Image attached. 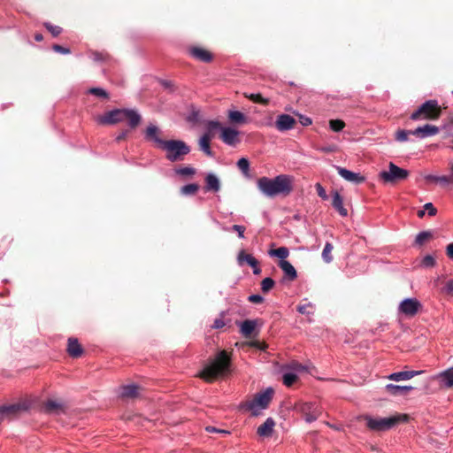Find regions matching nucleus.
Here are the masks:
<instances>
[{
    "label": "nucleus",
    "mask_w": 453,
    "mask_h": 453,
    "mask_svg": "<svg viewBox=\"0 0 453 453\" xmlns=\"http://www.w3.org/2000/svg\"><path fill=\"white\" fill-rule=\"evenodd\" d=\"M189 53L194 58L204 63H209L212 59L211 52L200 47L190 48Z\"/></svg>",
    "instance_id": "dca6fc26"
},
{
    "label": "nucleus",
    "mask_w": 453,
    "mask_h": 453,
    "mask_svg": "<svg viewBox=\"0 0 453 453\" xmlns=\"http://www.w3.org/2000/svg\"><path fill=\"white\" fill-rule=\"evenodd\" d=\"M67 352L72 357H79L83 353V349L75 338H69L67 344Z\"/></svg>",
    "instance_id": "b1692460"
},
{
    "label": "nucleus",
    "mask_w": 453,
    "mask_h": 453,
    "mask_svg": "<svg viewBox=\"0 0 453 453\" xmlns=\"http://www.w3.org/2000/svg\"><path fill=\"white\" fill-rule=\"evenodd\" d=\"M437 182H439L440 184H441L443 186H446L449 184H453V178L450 175L449 176H446V175L438 176Z\"/></svg>",
    "instance_id": "8fccbe9b"
},
{
    "label": "nucleus",
    "mask_w": 453,
    "mask_h": 453,
    "mask_svg": "<svg viewBox=\"0 0 453 453\" xmlns=\"http://www.w3.org/2000/svg\"><path fill=\"white\" fill-rule=\"evenodd\" d=\"M439 107L437 100H428L422 104L411 115V119H429L438 117Z\"/></svg>",
    "instance_id": "6e6552de"
},
{
    "label": "nucleus",
    "mask_w": 453,
    "mask_h": 453,
    "mask_svg": "<svg viewBox=\"0 0 453 453\" xmlns=\"http://www.w3.org/2000/svg\"><path fill=\"white\" fill-rule=\"evenodd\" d=\"M20 410L19 404L3 405L0 407V424L2 421L11 418Z\"/></svg>",
    "instance_id": "aec40b11"
},
{
    "label": "nucleus",
    "mask_w": 453,
    "mask_h": 453,
    "mask_svg": "<svg viewBox=\"0 0 453 453\" xmlns=\"http://www.w3.org/2000/svg\"><path fill=\"white\" fill-rule=\"evenodd\" d=\"M257 320L246 319L240 323V331L245 336H250L255 330Z\"/></svg>",
    "instance_id": "cd10ccee"
},
{
    "label": "nucleus",
    "mask_w": 453,
    "mask_h": 453,
    "mask_svg": "<svg viewBox=\"0 0 453 453\" xmlns=\"http://www.w3.org/2000/svg\"><path fill=\"white\" fill-rule=\"evenodd\" d=\"M159 82L166 89L172 90L173 88V82L169 80H160Z\"/></svg>",
    "instance_id": "4d7b16f0"
},
{
    "label": "nucleus",
    "mask_w": 453,
    "mask_h": 453,
    "mask_svg": "<svg viewBox=\"0 0 453 453\" xmlns=\"http://www.w3.org/2000/svg\"><path fill=\"white\" fill-rule=\"evenodd\" d=\"M300 123L303 126V127H307V126H310L312 121H311V119L309 118V117H306V116H300Z\"/></svg>",
    "instance_id": "bf43d9fd"
},
{
    "label": "nucleus",
    "mask_w": 453,
    "mask_h": 453,
    "mask_svg": "<svg viewBox=\"0 0 453 453\" xmlns=\"http://www.w3.org/2000/svg\"><path fill=\"white\" fill-rule=\"evenodd\" d=\"M35 41H37V42H41V41H42L43 36H42V34H36V35H35Z\"/></svg>",
    "instance_id": "774afa93"
},
{
    "label": "nucleus",
    "mask_w": 453,
    "mask_h": 453,
    "mask_svg": "<svg viewBox=\"0 0 453 453\" xmlns=\"http://www.w3.org/2000/svg\"><path fill=\"white\" fill-rule=\"evenodd\" d=\"M332 205L342 217H346L348 215V211L343 205L342 196L338 191H334L333 193Z\"/></svg>",
    "instance_id": "5701e85b"
},
{
    "label": "nucleus",
    "mask_w": 453,
    "mask_h": 453,
    "mask_svg": "<svg viewBox=\"0 0 453 453\" xmlns=\"http://www.w3.org/2000/svg\"><path fill=\"white\" fill-rule=\"evenodd\" d=\"M161 149L165 151V158L170 162L182 161L191 151L182 140H167Z\"/></svg>",
    "instance_id": "39448f33"
},
{
    "label": "nucleus",
    "mask_w": 453,
    "mask_h": 453,
    "mask_svg": "<svg viewBox=\"0 0 453 453\" xmlns=\"http://www.w3.org/2000/svg\"><path fill=\"white\" fill-rule=\"evenodd\" d=\"M228 119L233 124L242 125L249 121L248 117L236 110L228 111Z\"/></svg>",
    "instance_id": "bb28decb"
},
{
    "label": "nucleus",
    "mask_w": 453,
    "mask_h": 453,
    "mask_svg": "<svg viewBox=\"0 0 453 453\" xmlns=\"http://www.w3.org/2000/svg\"><path fill=\"white\" fill-rule=\"evenodd\" d=\"M410 134H411V130L400 129L395 133V140L401 142H406Z\"/></svg>",
    "instance_id": "c03bdc74"
},
{
    "label": "nucleus",
    "mask_w": 453,
    "mask_h": 453,
    "mask_svg": "<svg viewBox=\"0 0 453 453\" xmlns=\"http://www.w3.org/2000/svg\"><path fill=\"white\" fill-rule=\"evenodd\" d=\"M422 372L423 371H402L389 374L388 379L395 381L408 380Z\"/></svg>",
    "instance_id": "6ab92c4d"
},
{
    "label": "nucleus",
    "mask_w": 453,
    "mask_h": 453,
    "mask_svg": "<svg viewBox=\"0 0 453 453\" xmlns=\"http://www.w3.org/2000/svg\"><path fill=\"white\" fill-rule=\"evenodd\" d=\"M273 395V389L269 387L265 390L258 393L247 403V408L251 411L252 415L258 416L263 410L267 409Z\"/></svg>",
    "instance_id": "423d86ee"
},
{
    "label": "nucleus",
    "mask_w": 453,
    "mask_h": 453,
    "mask_svg": "<svg viewBox=\"0 0 453 453\" xmlns=\"http://www.w3.org/2000/svg\"><path fill=\"white\" fill-rule=\"evenodd\" d=\"M205 429H206V431H207V432H209V433L229 434V432H228V431H226V430L218 429V428L213 427V426H207Z\"/></svg>",
    "instance_id": "052dcab7"
},
{
    "label": "nucleus",
    "mask_w": 453,
    "mask_h": 453,
    "mask_svg": "<svg viewBox=\"0 0 453 453\" xmlns=\"http://www.w3.org/2000/svg\"><path fill=\"white\" fill-rule=\"evenodd\" d=\"M61 409L62 405L58 402L54 400H48L44 403V410L46 412L49 413L58 412Z\"/></svg>",
    "instance_id": "473e14b6"
},
{
    "label": "nucleus",
    "mask_w": 453,
    "mask_h": 453,
    "mask_svg": "<svg viewBox=\"0 0 453 453\" xmlns=\"http://www.w3.org/2000/svg\"><path fill=\"white\" fill-rule=\"evenodd\" d=\"M88 93L91 95H94L96 96L102 97V98L109 97V95L106 92V90H104L102 88H91L88 89Z\"/></svg>",
    "instance_id": "a18cd8bd"
},
{
    "label": "nucleus",
    "mask_w": 453,
    "mask_h": 453,
    "mask_svg": "<svg viewBox=\"0 0 453 453\" xmlns=\"http://www.w3.org/2000/svg\"><path fill=\"white\" fill-rule=\"evenodd\" d=\"M296 124V119L288 114H280L275 122L276 128L280 132L291 130Z\"/></svg>",
    "instance_id": "4468645a"
},
{
    "label": "nucleus",
    "mask_w": 453,
    "mask_h": 453,
    "mask_svg": "<svg viewBox=\"0 0 453 453\" xmlns=\"http://www.w3.org/2000/svg\"><path fill=\"white\" fill-rule=\"evenodd\" d=\"M275 421L273 418H267L266 420L257 427V434L262 437H269L273 432Z\"/></svg>",
    "instance_id": "412c9836"
},
{
    "label": "nucleus",
    "mask_w": 453,
    "mask_h": 453,
    "mask_svg": "<svg viewBox=\"0 0 453 453\" xmlns=\"http://www.w3.org/2000/svg\"><path fill=\"white\" fill-rule=\"evenodd\" d=\"M198 189H199L198 184L189 183V184L182 186L180 188V193L185 196H193L198 191Z\"/></svg>",
    "instance_id": "2f4dec72"
},
{
    "label": "nucleus",
    "mask_w": 453,
    "mask_h": 453,
    "mask_svg": "<svg viewBox=\"0 0 453 453\" xmlns=\"http://www.w3.org/2000/svg\"><path fill=\"white\" fill-rule=\"evenodd\" d=\"M128 134V131L127 130H124L122 132H120L117 136H116V141L117 142H120L121 140L125 139L126 136Z\"/></svg>",
    "instance_id": "e2e57ef3"
},
{
    "label": "nucleus",
    "mask_w": 453,
    "mask_h": 453,
    "mask_svg": "<svg viewBox=\"0 0 453 453\" xmlns=\"http://www.w3.org/2000/svg\"><path fill=\"white\" fill-rule=\"evenodd\" d=\"M209 131L218 130L221 131V140L229 146H235L239 142V132L233 127H224L218 120H211L207 124Z\"/></svg>",
    "instance_id": "0eeeda50"
},
{
    "label": "nucleus",
    "mask_w": 453,
    "mask_h": 453,
    "mask_svg": "<svg viewBox=\"0 0 453 453\" xmlns=\"http://www.w3.org/2000/svg\"><path fill=\"white\" fill-rule=\"evenodd\" d=\"M333 244L330 243V242H326L324 249H323V251H322V257H323V260L326 262V263H331L333 261V256L331 255V252L333 250Z\"/></svg>",
    "instance_id": "f704fd0d"
},
{
    "label": "nucleus",
    "mask_w": 453,
    "mask_h": 453,
    "mask_svg": "<svg viewBox=\"0 0 453 453\" xmlns=\"http://www.w3.org/2000/svg\"><path fill=\"white\" fill-rule=\"evenodd\" d=\"M336 170L338 174L343 178L345 180L349 181L354 184H360L365 182V178L362 176L358 173L351 172L346 168L336 166Z\"/></svg>",
    "instance_id": "ddd939ff"
},
{
    "label": "nucleus",
    "mask_w": 453,
    "mask_h": 453,
    "mask_svg": "<svg viewBox=\"0 0 453 453\" xmlns=\"http://www.w3.org/2000/svg\"><path fill=\"white\" fill-rule=\"evenodd\" d=\"M120 395L125 398H134L138 395V386L128 384L120 388Z\"/></svg>",
    "instance_id": "c85d7f7f"
},
{
    "label": "nucleus",
    "mask_w": 453,
    "mask_h": 453,
    "mask_svg": "<svg viewBox=\"0 0 453 453\" xmlns=\"http://www.w3.org/2000/svg\"><path fill=\"white\" fill-rule=\"evenodd\" d=\"M274 284L275 281L272 278L266 277L261 281V290L267 293L273 288Z\"/></svg>",
    "instance_id": "a19ab883"
},
{
    "label": "nucleus",
    "mask_w": 453,
    "mask_h": 453,
    "mask_svg": "<svg viewBox=\"0 0 453 453\" xmlns=\"http://www.w3.org/2000/svg\"><path fill=\"white\" fill-rule=\"evenodd\" d=\"M160 134V128L154 124H150L144 131V139L148 142H154L158 148L161 149L166 140L161 139Z\"/></svg>",
    "instance_id": "f8f14e48"
},
{
    "label": "nucleus",
    "mask_w": 453,
    "mask_h": 453,
    "mask_svg": "<svg viewBox=\"0 0 453 453\" xmlns=\"http://www.w3.org/2000/svg\"><path fill=\"white\" fill-rule=\"evenodd\" d=\"M379 176L385 183H395L405 180L409 176V172L390 162L388 170L381 171Z\"/></svg>",
    "instance_id": "1a4fd4ad"
},
{
    "label": "nucleus",
    "mask_w": 453,
    "mask_h": 453,
    "mask_svg": "<svg viewBox=\"0 0 453 453\" xmlns=\"http://www.w3.org/2000/svg\"><path fill=\"white\" fill-rule=\"evenodd\" d=\"M446 254L450 259H453V242L447 245Z\"/></svg>",
    "instance_id": "680f3d73"
},
{
    "label": "nucleus",
    "mask_w": 453,
    "mask_h": 453,
    "mask_svg": "<svg viewBox=\"0 0 453 453\" xmlns=\"http://www.w3.org/2000/svg\"><path fill=\"white\" fill-rule=\"evenodd\" d=\"M425 179L428 181H434V182H437V179H438V176L437 175H433V174H428L425 177Z\"/></svg>",
    "instance_id": "0e129e2a"
},
{
    "label": "nucleus",
    "mask_w": 453,
    "mask_h": 453,
    "mask_svg": "<svg viewBox=\"0 0 453 453\" xmlns=\"http://www.w3.org/2000/svg\"><path fill=\"white\" fill-rule=\"evenodd\" d=\"M44 27L51 33L53 36H58L62 32V28L60 27L52 25L50 22H45Z\"/></svg>",
    "instance_id": "de8ad7c7"
},
{
    "label": "nucleus",
    "mask_w": 453,
    "mask_h": 453,
    "mask_svg": "<svg viewBox=\"0 0 453 453\" xmlns=\"http://www.w3.org/2000/svg\"><path fill=\"white\" fill-rule=\"evenodd\" d=\"M225 326V322L221 319H216L213 322L212 327L215 329H220Z\"/></svg>",
    "instance_id": "13d9d810"
},
{
    "label": "nucleus",
    "mask_w": 453,
    "mask_h": 453,
    "mask_svg": "<svg viewBox=\"0 0 453 453\" xmlns=\"http://www.w3.org/2000/svg\"><path fill=\"white\" fill-rule=\"evenodd\" d=\"M128 119L131 128L136 127L141 122L142 117L137 111L132 109H114L98 118L100 124L113 125Z\"/></svg>",
    "instance_id": "7ed1b4c3"
},
{
    "label": "nucleus",
    "mask_w": 453,
    "mask_h": 453,
    "mask_svg": "<svg viewBox=\"0 0 453 453\" xmlns=\"http://www.w3.org/2000/svg\"><path fill=\"white\" fill-rule=\"evenodd\" d=\"M436 265L435 258L432 255H426L421 261V266L425 268H432Z\"/></svg>",
    "instance_id": "37998d69"
},
{
    "label": "nucleus",
    "mask_w": 453,
    "mask_h": 453,
    "mask_svg": "<svg viewBox=\"0 0 453 453\" xmlns=\"http://www.w3.org/2000/svg\"><path fill=\"white\" fill-rule=\"evenodd\" d=\"M228 230L235 231L238 234V237L241 239L244 238L245 227L240 225H234Z\"/></svg>",
    "instance_id": "603ef678"
},
{
    "label": "nucleus",
    "mask_w": 453,
    "mask_h": 453,
    "mask_svg": "<svg viewBox=\"0 0 453 453\" xmlns=\"http://www.w3.org/2000/svg\"><path fill=\"white\" fill-rule=\"evenodd\" d=\"M439 133V128L435 126L426 124L421 127H418L414 130H411V134L416 135L420 139L434 136Z\"/></svg>",
    "instance_id": "2eb2a0df"
},
{
    "label": "nucleus",
    "mask_w": 453,
    "mask_h": 453,
    "mask_svg": "<svg viewBox=\"0 0 453 453\" xmlns=\"http://www.w3.org/2000/svg\"><path fill=\"white\" fill-rule=\"evenodd\" d=\"M280 268L283 271L285 277L288 280H294L297 277V273L295 267L289 261H280L279 262Z\"/></svg>",
    "instance_id": "a878e982"
},
{
    "label": "nucleus",
    "mask_w": 453,
    "mask_h": 453,
    "mask_svg": "<svg viewBox=\"0 0 453 453\" xmlns=\"http://www.w3.org/2000/svg\"><path fill=\"white\" fill-rule=\"evenodd\" d=\"M269 255L271 257H279L280 259V261H287L286 258L288 257L289 251L286 247H280L276 250H271Z\"/></svg>",
    "instance_id": "7c9ffc66"
},
{
    "label": "nucleus",
    "mask_w": 453,
    "mask_h": 453,
    "mask_svg": "<svg viewBox=\"0 0 453 453\" xmlns=\"http://www.w3.org/2000/svg\"><path fill=\"white\" fill-rule=\"evenodd\" d=\"M174 171H175L176 174L184 176V177L192 176L196 173L195 168H193L192 166L180 167V168H176Z\"/></svg>",
    "instance_id": "4c0bfd02"
},
{
    "label": "nucleus",
    "mask_w": 453,
    "mask_h": 453,
    "mask_svg": "<svg viewBox=\"0 0 453 453\" xmlns=\"http://www.w3.org/2000/svg\"><path fill=\"white\" fill-rule=\"evenodd\" d=\"M211 131L208 130L207 133L203 134L200 139H199V142H198V144H199V148L200 150L208 157H213V152L212 150H211V147H210V142H211V136L210 135V133Z\"/></svg>",
    "instance_id": "393cba45"
},
{
    "label": "nucleus",
    "mask_w": 453,
    "mask_h": 453,
    "mask_svg": "<svg viewBox=\"0 0 453 453\" xmlns=\"http://www.w3.org/2000/svg\"><path fill=\"white\" fill-rule=\"evenodd\" d=\"M245 97L249 98L250 101L257 104H266L268 103V99L263 97L260 94H245Z\"/></svg>",
    "instance_id": "58836bf2"
},
{
    "label": "nucleus",
    "mask_w": 453,
    "mask_h": 453,
    "mask_svg": "<svg viewBox=\"0 0 453 453\" xmlns=\"http://www.w3.org/2000/svg\"><path fill=\"white\" fill-rule=\"evenodd\" d=\"M237 167L240 169V171L243 173L245 176H249L250 174V162L247 158L242 157L240 158L237 163Z\"/></svg>",
    "instance_id": "72a5a7b5"
},
{
    "label": "nucleus",
    "mask_w": 453,
    "mask_h": 453,
    "mask_svg": "<svg viewBox=\"0 0 453 453\" xmlns=\"http://www.w3.org/2000/svg\"><path fill=\"white\" fill-rule=\"evenodd\" d=\"M52 50L55 52L60 53V54H63V55H67V54H69L71 52L69 48H65V47H63V46L58 45V44H54L52 46Z\"/></svg>",
    "instance_id": "3c124183"
},
{
    "label": "nucleus",
    "mask_w": 453,
    "mask_h": 453,
    "mask_svg": "<svg viewBox=\"0 0 453 453\" xmlns=\"http://www.w3.org/2000/svg\"><path fill=\"white\" fill-rule=\"evenodd\" d=\"M414 388L412 386H400L395 384H387L385 387V390L391 395H405L408 392L413 390Z\"/></svg>",
    "instance_id": "a211bd4d"
},
{
    "label": "nucleus",
    "mask_w": 453,
    "mask_h": 453,
    "mask_svg": "<svg viewBox=\"0 0 453 453\" xmlns=\"http://www.w3.org/2000/svg\"><path fill=\"white\" fill-rule=\"evenodd\" d=\"M295 410L300 412L307 423L316 421L321 415V410L315 403L300 402L295 405Z\"/></svg>",
    "instance_id": "9d476101"
},
{
    "label": "nucleus",
    "mask_w": 453,
    "mask_h": 453,
    "mask_svg": "<svg viewBox=\"0 0 453 453\" xmlns=\"http://www.w3.org/2000/svg\"><path fill=\"white\" fill-rule=\"evenodd\" d=\"M198 111H192L191 115L189 116V120H196L198 118Z\"/></svg>",
    "instance_id": "338daca9"
},
{
    "label": "nucleus",
    "mask_w": 453,
    "mask_h": 453,
    "mask_svg": "<svg viewBox=\"0 0 453 453\" xmlns=\"http://www.w3.org/2000/svg\"><path fill=\"white\" fill-rule=\"evenodd\" d=\"M297 380V375L295 372H288L283 374V383L287 387L293 385Z\"/></svg>",
    "instance_id": "79ce46f5"
},
{
    "label": "nucleus",
    "mask_w": 453,
    "mask_h": 453,
    "mask_svg": "<svg viewBox=\"0 0 453 453\" xmlns=\"http://www.w3.org/2000/svg\"><path fill=\"white\" fill-rule=\"evenodd\" d=\"M315 188H316L318 196L321 199L326 200L328 198V196H327V194L326 192V189L323 188V186L320 183H316Z\"/></svg>",
    "instance_id": "09e8293b"
},
{
    "label": "nucleus",
    "mask_w": 453,
    "mask_h": 453,
    "mask_svg": "<svg viewBox=\"0 0 453 453\" xmlns=\"http://www.w3.org/2000/svg\"><path fill=\"white\" fill-rule=\"evenodd\" d=\"M424 209H425V211H427V214L429 216H434L437 212L436 208L433 205L432 203H426L424 205Z\"/></svg>",
    "instance_id": "5fc2aeb1"
},
{
    "label": "nucleus",
    "mask_w": 453,
    "mask_h": 453,
    "mask_svg": "<svg viewBox=\"0 0 453 453\" xmlns=\"http://www.w3.org/2000/svg\"><path fill=\"white\" fill-rule=\"evenodd\" d=\"M231 358L226 350L219 351L199 372V376L211 381L219 376H224L230 372Z\"/></svg>",
    "instance_id": "f03ea898"
},
{
    "label": "nucleus",
    "mask_w": 453,
    "mask_h": 453,
    "mask_svg": "<svg viewBox=\"0 0 453 453\" xmlns=\"http://www.w3.org/2000/svg\"><path fill=\"white\" fill-rule=\"evenodd\" d=\"M248 300L253 303H261L264 301V297L260 295H250Z\"/></svg>",
    "instance_id": "6e6d98bb"
},
{
    "label": "nucleus",
    "mask_w": 453,
    "mask_h": 453,
    "mask_svg": "<svg viewBox=\"0 0 453 453\" xmlns=\"http://www.w3.org/2000/svg\"><path fill=\"white\" fill-rule=\"evenodd\" d=\"M257 187L266 197L286 196L293 190V177L288 174H280L274 178L261 177L257 181Z\"/></svg>",
    "instance_id": "f257e3e1"
},
{
    "label": "nucleus",
    "mask_w": 453,
    "mask_h": 453,
    "mask_svg": "<svg viewBox=\"0 0 453 453\" xmlns=\"http://www.w3.org/2000/svg\"><path fill=\"white\" fill-rule=\"evenodd\" d=\"M435 378L441 386L445 388L453 387V366L440 372Z\"/></svg>",
    "instance_id": "f3484780"
},
{
    "label": "nucleus",
    "mask_w": 453,
    "mask_h": 453,
    "mask_svg": "<svg viewBox=\"0 0 453 453\" xmlns=\"http://www.w3.org/2000/svg\"><path fill=\"white\" fill-rule=\"evenodd\" d=\"M366 426L373 432H384L392 429L396 425L407 422L408 416L405 414H395L390 417H372L365 416Z\"/></svg>",
    "instance_id": "20e7f679"
},
{
    "label": "nucleus",
    "mask_w": 453,
    "mask_h": 453,
    "mask_svg": "<svg viewBox=\"0 0 453 453\" xmlns=\"http://www.w3.org/2000/svg\"><path fill=\"white\" fill-rule=\"evenodd\" d=\"M432 236V232L430 231H421L419 232L415 238L416 245H422L427 239Z\"/></svg>",
    "instance_id": "c9c22d12"
},
{
    "label": "nucleus",
    "mask_w": 453,
    "mask_h": 453,
    "mask_svg": "<svg viewBox=\"0 0 453 453\" xmlns=\"http://www.w3.org/2000/svg\"><path fill=\"white\" fill-rule=\"evenodd\" d=\"M252 269H253V273L255 275H258L261 273V269L260 267L258 266V264L257 265H252Z\"/></svg>",
    "instance_id": "69168bd1"
},
{
    "label": "nucleus",
    "mask_w": 453,
    "mask_h": 453,
    "mask_svg": "<svg viewBox=\"0 0 453 453\" xmlns=\"http://www.w3.org/2000/svg\"><path fill=\"white\" fill-rule=\"evenodd\" d=\"M345 127V123L342 119H331L329 127L334 132H341Z\"/></svg>",
    "instance_id": "ea45409f"
},
{
    "label": "nucleus",
    "mask_w": 453,
    "mask_h": 453,
    "mask_svg": "<svg viewBox=\"0 0 453 453\" xmlns=\"http://www.w3.org/2000/svg\"><path fill=\"white\" fill-rule=\"evenodd\" d=\"M205 191L219 192L220 189L219 179L216 174L210 173L205 177Z\"/></svg>",
    "instance_id": "4be33fe9"
},
{
    "label": "nucleus",
    "mask_w": 453,
    "mask_h": 453,
    "mask_svg": "<svg viewBox=\"0 0 453 453\" xmlns=\"http://www.w3.org/2000/svg\"><path fill=\"white\" fill-rule=\"evenodd\" d=\"M90 58L96 62H104L108 59L109 56L104 52L95 51L91 53Z\"/></svg>",
    "instance_id": "49530a36"
},
{
    "label": "nucleus",
    "mask_w": 453,
    "mask_h": 453,
    "mask_svg": "<svg viewBox=\"0 0 453 453\" xmlns=\"http://www.w3.org/2000/svg\"><path fill=\"white\" fill-rule=\"evenodd\" d=\"M237 261L240 265L246 262L250 267L252 265H257V260L250 254H246L244 250H241L237 256Z\"/></svg>",
    "instance_id": "c756f323"
},
{
    "label": "nucleus",
    "mask_w": 453,
    "mask_h": 453,
    "mask_svg": "<svg viewBox=\"0 0 453 453\" xmlns=\"http://www.w3.org/2000/svg\"><path fill=\"white\" fill-rule=\"evenodd\" d=\"M421 303L415 297H408L402 300L398 305L399 314L408 318H412L421 310Z\"/></svg>",
    "instance_id": "9b49d317"
},
{
    "label": "nucleus",
    "mask_w": 453,
    "mask_h": 453,
    "mask_svg": "<svg viewBox=\"0 0 453 453\" xmlns=\"http://www.w3.org/2000/svg\"><path fill=\"white\" fill-rule=\"evenodd\" d=\"M297 311L301 314L313 315L314 306L311 303H307L297 306Z\"/></svg>",
    "instance_id": "e433bc0d"
},
{
    "label": "nucleus",
    "mask_w": 453,
    "mask_h": 453,
    "mask_svg": "<svg viewBox=\"0 0 453 453\" xmlns=\"http://www.w3.org/2000/svg\"><path fill=\"white\" fill-rule=\"evenodd\" d=\"M442 292L447 295L453 294V280H449L445 283V286L442 288Z\"/></svg>",
    "instance_id": "864d4df0"
}]
</instances>
